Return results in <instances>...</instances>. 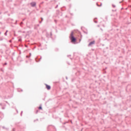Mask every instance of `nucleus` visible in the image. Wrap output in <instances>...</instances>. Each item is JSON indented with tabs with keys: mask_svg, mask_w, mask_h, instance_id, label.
I'll return each instance as SVG.
<instances>
[{
	"mask_svg": "<svg viewBox=\"0 0 131 131\" xmlns=\"http://www.w3.org/2000/svg\"><path fill=\"white\" fill-rule=\"evenodd\" d=\"M71 40L72 42H75V40H76V39L73 36V33H72L71 35Z\"/></svg>",
	"mask_w": 131,
	"mask_h": 131,
	"instance_id": "1",
	"label": "nucleus"
},
{
	"mask_svg": "<svg viewBox=\"0 0 131 131\" xmlns=\"http://www.w3.org/2000/svg\"><path fill=\"white\" fill-rule=\"evenodd\" d=\"M92 45H95V41H93L92 42H91L89 44V46H91Z\"/></svg>",
	"mask_w": 131,
	"mask_h": 131,
	"instance_id": "2",
	"label": "nucleus"
},
{
	"mask_svg": "<svg viewBox=\"0 0 131 131\" xmlns=\"http://www.w3.org/2000/svg\"><path fill=\"white\" fill-rule=\"evenodd\" d=\"M46 88L47 89V90H51V86L48 85V84H46Z\"/></svg>",
	"mask_w": 131,
	"mask_h": 131,
	"instance_id": "3",
	"label": "nucleus"
},
{
	"mask_svg": "<svg viewBox=\"0 0 131 131\" xmlns=\"http://www.w3.org/2000/svg\"><path fill=\"white\" fill-rule=\"evenodd\" d=\"M35 5H36V3L35 2H32L31 3V5L32 7H35Z\"/></svg>",
	"mask_w": 131,
	"mask_h": 131,
	"instance_id": "4",
	"label": "nucleus"
},
{
	"mask_svg": "<svg viewBox=\"0 0 131 131\" xmlns=\"http://www.w3.org/2000/svg\"><path fill=\"white\" fill-rule=\"evenodd\" d=\"M38 109H39V110H41V109H42V108L41 107V106H39V108H38Z\"/></svg>",
	"mask_w": 131,
	"mask_h": 131,
	"instance_id": "5",
	"label": "nucleus"
}]
</instances>
